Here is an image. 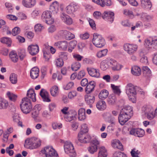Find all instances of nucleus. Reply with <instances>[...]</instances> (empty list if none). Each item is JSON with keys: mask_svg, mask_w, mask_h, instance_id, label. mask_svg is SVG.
<instances>
[{"mask_svg": "<svg viewBox=\"0 0 157 157\" xmlns=\"http://www.w3.org/2000/svg\"><path fill=\"white\" fill-rule=\"evenodd\" d=\"M142 72L144 76L145 77H149L151 75L150 70L147 66H143L142 68Z\"/></svg>", "mask_w": 157, "mask_h": 157, "instance_id": "72a5a7b5", "label": "nucleus"}, {"mask_svg": "<svg viewBox=\"0 0 157 157\" xmlns=\"http://www.w3.org/2000/svg\"><path fill=\"white\" fill-rule=\"evenodd\" d=\"M0 41L2 43L6 44L9 47L11 46L12 43L11 39L7 37H4L1 38L0 39Z\"/></svg>", "mask_w": 157, "mask_h": 157, "instance_id": "58836bf2", "label": "nucleus"}, {"mask_svg": "<svg viewBox=\"0 0 157 157\" xmlns=\"http://www.w3.org/2000/svg\"><path fill=\"white\" fill-rule=\"evenodd\" d=\"M131 117L129 115L124 114L121 112L118 117V121L121 125H124Z\"/></svg>", "mask_w": 157, "mask_h": 157, "instance_id": "f8f14e48", "label": "nucleus"}, {"mask_svg": "<svg viewBox=\"0 0 157 157\" xmlns=\"http://www.w3.org/2000/svg\"><path fill=\"white\" fill-rule=\"evenodd\" d=\"M153 17L152 15H147L145 13H142L141 14V18L144 21L149 22L152 19Z\"/></svg>", "mask_w": 157, "mask_h": 157, "instance_id": "cd10ccee", "label": "nucleus"}, {"mask_svg": "<svg viewBox=\"0 0 157 157\" xmlns=\"http://www.w3.org/2000/svg\"><path fill=\"white\" fill-rule=\"evenodd\" d=\"M7 95L9 99L11 101H15L17 98V96L12 93H11L10 92H8L7 93Z\"/></svg>", "mask_w": 157, "mask_h": 157, "instance_id": "49530a36", "label": "nucleus"}, {"mask_svg": "<svg viewBox=\"0 0 157 157\" xmlns=\"http://www.w3.org/2000/svg\"><path fill=\"white\" fill-rule=\"evenodd\" d=\"M108 52L107 49H105L98 52L96 56L98 58H101L106 56Z\"/></svg>", "mask_w": 157, "mask_h": 157, "instance_id": "c03bdc74", "label": "nucleus"}, {"mask_svg": "<svg viewBox=\"0 0 157 157\" xmlns=\"http://www.w3.org/2000/svg\"><path fill=\"white\" fill-rule=\"evenodd\" d=\"M57 35L59 37L64 38L68 40H71L75 37L74 34L66 30L59 31L58 32Z\"/></svg>", "mask_w": 157, "mask_h": 157, "instance_id": "1a4fd4ad", "label": "nucleus"}, {"mask_svg": "<svg viewBox=\"0 0 157 157\" xmlns=\"http://www.w3.org/2000/svg\"><path fill=\"white\" fill-rule=\"evenodd\" d=\"M40 94L44 101L47 102L50 101L51 100L49 98L48 93L45 90L43 89H41Z\"/></svg>", "mask_w": 157, "mask_h": 157, "instance_id": "aec40b11", "label": "nucleus"}, {"mask_svg": "<svg viewBox=\"0 0 157 157\" xmlns=\"http://www.w3.org/2000/svg\"><path fill=\"white\" fill-rule=\"evenodd\" d=\"M88 131V128L86 124H82L81 126V131L78 134V135H81V134H85Z\"/></svg>", "mask_w": 157, "mask_h": 157, "instance_id": "c9c22d12", "label": "nucleus"}, {"mask_svg": "<svg viewBox=\"0 0 157 157\" xmlns=\"http://www.w3.org/2000/svg\"><path fill=\"white\" fill-rule=\"evenodd\" d=\"M95 85V82L94 81L89 82L85 89L86 93L87 94H89L92 92L94 90Z\"/></svg>", "mask_w": 157, "mask_h": 157, "instance_id": "6ab92c4d", "label": "nucleus"}, {"mask_svg": "<svg viewBox=\"0 0 157 157\" xmlns=\"http://www.w3.org/2000/svg\"><path fill=\"white\" fill-rule=\"evenodd\" d=\"M41 141L38 138L33 137L28 138L25 140L24 146L30 149H36L41 145Z\"/></svg>", "mask_w": 157, "mask_h": 157, "instance_id": "f03ea898", "label": "nucleus"}, {"mask_svg": "<svg viewBox=\"0 0 157 157\" xmlns=\"http://www.w3.org/2000/svg\"><path fill=\"white\" fill-rule=\"evenodd\" d=\"M153 109L151 106L150 105H144L142 108V112L146 115L150 112H151Z\"/></svg>", "mask_w": 157, "mask_h": 157, "instance_id": "e433bc0d", "label": "nucleus"}, {"mask_svg": "<svg viewBox=\"0 0 157 157\" xmlns=\"http://www.w3.org/2000/svg\"><path fill=\"white\" fill-rule=\"evenodd\" d=\"M8 106V101L4 99L0 98V109H5Z\"/></svg>", "mask_w": 157, "mask_h": 157, "instance_id": "2f4dec72", "label": "nucleus"}, {"mask_svg": "<svg viewBox=\"0 0 157 157\" xmlns=\"http://www.w3.org/2000/svg\"><path fill=\"white\" fill-rule=\"evenodd\" d=\"M109 94L108 91L106 90H103L100 93L99 98L100 99L103 100L106 98Z\"/></svg>", "mask_w": 157, "mask_h": 157, "instance_id": "f704fd0d", "label": "nucleus"}, {"mask_svg": "<svg viewBox=\"0 0 157 157\" xmlns=\"http://www.w3.org/2000/svg\"><path fill=\"white\" fill-rule=\"evenodd\" d=\"M81 67L80 63L78 62H76L73 63L71 66L72 70L74 71L78 70Z\"/></svg>", "mask_w": 157, "mask_h": 157, "instance_id": "de8ad7c7", "label": "nucleus"}, {"mask_svg": "<svg viewBox=\"0 0 157 157\" xmlns=\"http://www.w3.org/2000/svg\"><path fill=\"white\" fill-rule=\"evenodd\" d=\"M20 107L23 113L27 114L29 113L32 108L30 99L26 97L22 98Z\"/></svg>", "mask_w": 157, "mask_h": 157, "instance_id": "7ed1b4c3", "label": "nucleus"}, {"mask_svg": "<svg viewBox=\"0 0 157 157\" xmlns=\"http://www.w3.org/2000/svg\"><path fill=\"white\" fill-rule=\"evenodd\" d=\"M95 97L93 94H87L85 96V99L86 103L89 105H91L94 102Z\"/></svg>", "mask_w": 157, "mask_h": 157, "instance_id": "412c9836", "label": "nucleus"}, {"mask_svg": "<svg viewBox=\"0 0 157 157\" xmlns=\"http://www.w3.org/2000/svg\"><path fill=\"white\" fill-rule=\"evenodd\" d=\"M114 13L111 11H105L102 14V17L105 20L110 22L111 23L113 21Z\"/></svg>", "mask_w": 157, "mask_h": 157, "instance_id": "9b49d317", "label": "nucleus"}, {"mask_svg": "<svg viewBox=\"0 0 157 157\" xmlns=\"http://www.w3.org/2000/svg\"><path fill=\"white\" fill-rule=\"evenodd\" d=\"M145 115L147 118L149 120L152 119L155 116V113H154V109L152 110L151 112H150L146 114Z\"/></svg>", "mask_w": 157, "mask_h": 157, "instance_id": "052dcab7", "label": "nucleus"}, {"mask_svg": "<svg viewBox=\"0 0 157 157\" xmlns=\"http://www.w3.org/2000/svg\"><path fill=\"white\" fill-rule=\"evenodd\" d=\"M111 87L112 88L113 92L119 95L121 91L119 88V86H115L114 84H111Z\"/></svg>", "mask_w": 157, "mask_h": 157, "instance_id": "a18cd8bd", "label": "nucleus"}, {"mask_svg": "<svg viewBox=\"0 0 157 157\" xmlns=\"http://www.w3.org/2000/svg\"><path fill=\"white\" fill-rule=\"evenodd\" d=\"M87 70L89 74L91 76L97 78L100 77V74L98 69L92 67H87Z\"/></svg>", "mask_w": 157, "mask_h": 157, "instance_id": "ddd939ff", "label": "nucleus"}, {"mask_svg": "<svg viewBox=\"0 0 157 157\" xmlns=\"http://www.w3.org/2000/svg\"><path fill=\"white\" fill-rule=\"evenodd\" d=\"M112 145L114 148H117L120 150L123 148V146L121 143L118 140H113L112 142Z\"/></svg>", "mask_w": 157, "mask_h": 157, "instance_id": "c85d7f7f", "label": "nucleus"}, {"mask_svg": "<svg viewBox=\"0 0 157 157\" xmlns=\"http://www.w3.org/2000/svg\"><path fill=\"white\" fill-rule=\"evenodd\" d=\"M67 43L66 41H58L55 42L54 45L57 47L61 50L66 51L67 50Z\"/></svg>", "mask_w": 157, "mask_h": 157, "instance_id": "dca6fc26", "label": "nucleus"}, {"mask_svg": "<svg viewBox=\"0 0 157 157\" xmlns=\"http://www.w3.org/2000/svg\"><path fill=\"white\" fill-rule=\"evenodd\" d=\"M97 108L99 110H103L105 109L106 105L105 102L104 101H100L96 104Z\"/></svg>", "mask_w": 157, "mask_h": 157, "instance_id": "c756f323", "label": "nucleus"}, {"mask_svg": "<svg viewBox=\"0 0 157 157\" xmlns=\"http://www.w3.org/2000/svg\"><path fill=\"white\" fill-rule=\"evenodd\" d=\"M132 157H139V155L140 154V152L136 148L132 149L130 152Z\"/></svg>", "mask_w": 157, "mask_h": 157, "instance_id": "8fccbe9b", "label": "nucleus"}, {"mask_svg": "<svg viewBox=\"0 0 157 157\" xmlns=\"http://www.w3.org/2000/svg\"><path fill=\"white\" fill-rule=\"evenodd\" d=\"M82 61L83 63L92 65L94 63V60L90 58H85L83 59Z\"/></svg>", "mask_w": 157, "mask_h": 157, "instance_id": "bf43d9fd", "label": "nucleus"}, {"mask_svg": "<svg viewBox=\"0 0 157 157\" xmlns=\"http://www.w3.org/2000/svg\"><path fill=\"white\" fill-rule=\"evenodd\" d=\"M27 96L32 99L33 102H35L36 100V94L34 93V90L33 89H29L27 91Z\"/></svg>", "mask_w": 157, "mask_h": 157, "instance_id": "a878e982", "label": "nucleus"}, {"mask_svg": "<svg viewBox=\"0 0 157 157\" xmlns=\"http://www.w3.org/2000/svg\"><path fill=\"white\" fill-rule=\"evenodd\" d=\"M9 57L13 62H16L18 60V56L15 51H11L9 54Z\"/></svg>", "mask_w": 157, "mask_h": 157, "instance_id": "7c9ffc66", "label": "nucleus"}, {"mask_svg": "<svg viewBox=\"0 0 157 157\" xmlns=\"http://www.w3.org/2000/svg\"><path fill=\"white\" fill-rule=\"evenodd\" d=\"M20 32V29L19 27H16L12 29V33L13 36H15L19 34Z\"/></svg>", "mask_w": 157, "mask_h": 157, "instance_id": "0e129e2a", "label": "nucleus"}, {"mask_svg": "<svg viewBox=\"0 0 157 157\" xmlns=\"http://www.w3.org/2000/svg\"><path fill=\"white\" fill-rule=\"evenodd\" d=\"M113 157H127V156L124 153L116 151L113 154Z\"/></svg>", "mask_w": 157, "mask_h": 157, "instance_id": "680f3d73", "label": "nucleus"}, {"mask_svg": "<svg viewBox=\"0 0 157 157\" xmlns=\"http://www.w3.org/2000/svg\"><path fill=\"white\" fill-rule=\"evenodd\" d=\"M123 13L126 15L129 16L131 17L132 18L133 17V12L131 10L128 9H125L123 11Z\"/></svg>", "mask_w": 157, "mask_h": 157, "instance_id": "338daca9", "label": "nucleus"}, {"mask_svg": "<svg viewBox=\"0 0 157 157\" xmlns=\"http://www.w3.org/2000/svg\"><path fill=\"white\" fill-rule=\"evenodd\" d=\"M138 88L132 84H128L125 86L126 93L129 98V100L133 103H135L136 101V95L137 90Z\"/></svg>", "mask_w": 157, "mask_h": 157, "instance_id": "f257e3e1", "label": "nucleus"}, {"mask_svg": "<svg viewBox=\"0 0 157 157\" xmlns=\"http://www.w3.org/2000/svg\"><path fill=\"white\" fill-rule=\"evenodd\" d=\"M68 54L64 52H61L59 55V58L62 59L63 60H66L67 59Z\"/></svg>", "mask_w": 157, "mask_h": 157, "instance_id": "e2e57ef3", "label": "nucleus"}, {"mask_svg": "<svg viewBox=\"0 0 157 157\" xmlns=\"http://www.w3.org/2000/svg\"><path fill=\"white\" fill-rule=\"evenodd\" d=\"M92 42L96 47L99 48L104 46L105 44L104 38L101 35L97 33L93 34Z\"/></svg>", "mask_w": 157, "mask_h": 157, "instance_id": "20e7f679", "label": "nucleus"}, {"mask_svg": "<svg viewBox=\"0 0 157 157\" xmlns=\"http://www.w3.org/2000/svg\"><path fill=\"white\" fill-rule=\"evenodd\" d=\"M116 100V96L114 95L113 94L109 96L107 99V102L110 105H113L115 103Z\"/></svg>", "mask_w": 157, "mask_h": 157, "instance_id": "ea45409f", "label": "nucleus"}, {"mask_svg": "<svg viewBox=\"0 0 157 157\" xmlns=\"http://www.w3.org/2000/svg\"><path fill=\"white\" fill-rule=\"evenodd\" d=\"M79 8V6L77 3L72 2L70 3L66 8L67 13L71 15L72 17L75 16V13Z\"/></svg>", "mask_w": 157, "mask_h": 157, "instance_id": "0eeeda50", "label": "nucleus"}, {"mask_svg": "<svg viewBox=\"0 0 157 157\" xmlns=\"http://www.w3.org/2000/svg\"><path fill=\"white\" fill-rule=\"evenodd\" d=\"M77 44V41L75 40H73L70 42L68 46V52H72L73 49L76 46Z\"/></svg>", "mask_w": 157, "mask_h": 157, "instance_id": "4c0bfd02", "label": "nucleus"}, {"mask_svg": "<svg viewBox=\"0 0 157 157\" xmlns=\"http://www.w3.org/2000/svg\"><path fill=\"white\" fill-rule=\"evenodd\" d=\"M52 12L46 10L42 14L41 17L44 22L48 24H51L54 22V19L52 17Z\"/></svg>", "mask_w": 157, "mask_h": 157, "instance_id": "6e6552de", "label": "nucleus"}, {"mask_svg": "<svg viewBox=\"0 0 157 157\" xmlns=\"http://www.w3.org/2000/svg\"><path fill=\"white\" fill-rule=\"evenodd\" d=\"M120 112L124 114L129 115L131 117L133 114L132 109L130 106H125L121 110Z\"/></svg>", "mask_w": 157, "mask_h": 157, "instance_id": "a211bd4d", "label": "nucleus"}, {"mask_svg": "<svg viewBox=\"0 0 157 157\" xmlns=\"http://www.w3.org/2000/svg\"><path fill=\"white\" fill-rule=\"evenodd\" d=\"M39 69L36 67L33 68L30 71V76L33 79L37 78L39 76Z\"/></svg>", "mask_w": 157, "mask_h": 157, "instance_id": "5701e85b", "label": "nucleus"}, {"mask_svg": "<svg viewBox=\"0 0 157 157\" xmlns=\"http://www.w3.org/2000/svg\"><path fill=\"white\" fill-rule=\"evenodd\" d=\"M100 144V141L96 137L94 138L90 142V144L92 146H96L97 147H98Z\"/></svg>", "mask_w": 157, "mask_h": 157, "instance_id": "37998d69", "label": "nucleus"}, {"mask_svg": "<svg viewBox=\"0 0 157 157\" xmlns=\"http://www.w3.org/2000/svg\"><path fill=\"white\" fill-rule=\"evenodd\" d=\"M144 5L145 6H143L142 5L140 4L141 8L146 10H149L152 7V4L151 2H149L148 3L145 2L144 3Z\"/></svg>", "mask_w": 157, "mask_h": 157, "instance_id": "13d9d810", "label": "nucleus"}, {"mask_svg": "<svg viewBox=\"0 0 157 157\" xmlns=\"http://www.w3.org/2000/svg\"><path fill=\"white\" fill-rule=\"evenodd\" d=\"M108 64L109 67L113 68L114 65L116 64V61L113 59L110 58H107L106 59Z\"/></svg>", "mask_w": 157, "mask_h": 157, "instance_id": "3c124183", "label": "nucleus"}, {"mask_svg": "<svg viewBox=\"0 0 157 157\" xmlns=\"http://www.w3.org/2000/svg\"><path fill=\"white\" fill-rule=\"evenodd\" d=\"M74 85V83L73 82H70L67 84L63 85V88L65 90H69L72 88Z\"/></svg>", "mask_w": 157, "mask_h": 157, "instance_id": "6e6d98bb", "label": "nucleus"}, {"mask_svg": "<svg viewBox=\"0 0 157 157\" xmlns=\"http://www.w3.org/2000/svg\"><path fill=\"white\" fill-rule=\"evenodd\" d=\"M55 64L57 67H61L63 65V60L61 58H58L56 59L55 62Z\"/></svg>", "mask_w": 157, "mask_h": 157, "instance_id": "5fc2aeb1", "label": "nucleus"}, {"mask_svg": "<svg viewBox=\"0 0 157 157\" xmlns=\"http://www.w3.org/2000/svg\"><path fill=\"white\" fill-rule=\"evenodd\" d=\"M144 134L145 132L143 129L141 128H137L136 136L142 137L144 135Z\"/></svg>", "mask_w": 157, "mask_h": 157, "instance_id": "4d7b16f0", "label": "nucleus"}, {"mask_svg": "<svg viewBox=\"0 0 157 157\" xmlns=\"http://www.w3.org/2000/svg\"><path fill=\"white\" fill-rule=\"evenodd\" d=\"M99 152L98 157H107L108 152L107 149L104 146H101L98 148Z\"/></svg>", "mask_w": 157, "mask_h": 157, "instance_id": "4be33fe9", "label": "nucleus"}, {"mask_svg": "<svg viewBox=\"0 0 157 157\" xmlns=\"http://www.w3.org/2000/svg\"><path fill=\"white\" fill-rule=\"evenodd\" d=\"M131 73L133 75L136 76H140L141 73L140 68L138 66L133 67L131 70Z\"/></svg>", "mask_w": 157, "mask_h": 157, "instance_id": "bb28decb", "label": "nucleus"}, {"mask_svg": "<svg viewBox=\"0 0 157 157\" xmlns=\"http://www.w3.org/2000/svg\"><path fill=\"white\" fill-rule=\"evenodd\" d=\"M98 148L96 146H92L90 144L88 148V150L89 152L91 154H94L95 152L97 151Z\"/></svg>", "mask_w": 157, "mask_h": 157, "instance_id": "603ef678", "label": "nucleus"}, {"mask_svg": "<svg viewBox=\"0 0 157 157\" xmlns=\"http://www.w3.org/2000/svg\"><path fill=\"white\" fill-rule=\"evenodd\" d=\"M10 80L12 84L16 83L17 81V75L14 73L11 74L10 76Z\"/></svg>", "mask_w": 157, "mask_h": 157, "instance_id": "79ce46f5", "label": "nucleus"}, {"mask_svg": "<svg viewBox=\"0 0 157 157\" xmlns=\"http://www.w3.org/2000/svg\"><path fill=\"white\" fill-rule=\"evenodd\" d=\"M152 39H147L145 40L144 45L147 48L152 47Z\"/></svg>", "mask_w": 157, "mask_h": 157, "instance_id": "864d4df0", "label": "nucleus"}, {"mask_svg": "<svg viewBox=\"0 0 157 157\" xmlns=\"http://www.w3.org/2000/svg\"><path fill=\"white\" fill-rule=\"evenodd\" d=\"M64 148L65 152L68 154L69 155L72 157H74L76 155L74 146L69 141H66L64 144Z\"/></svg>", "mask_w": 157, "mask_h": 157, "instance_id": "39448f33", "label": "nucleus"}, {"mask_svg": "<svg viewBox=\"0 0 157 157\" xmlns=\"http://www.w3.org/2000/svg\"><path fill=\"white\" fill-rule=\"evenodd\" d=\"M78 140L81 143H87L90 142L91 137L89 135H86L85 134L78 135Z\"/></svg>", "mask_w": 157, "mask_h": 157, "instance_id": "2eb2a0df", "label": "nucleus"}, {"mask_svg": "<svg viewBox=\"0 0 157 157\" xmlns=\"http://www.w3.org/2000/svg\"><path fill=\"white\" fill-rule=\"evenodd\" d=\"M58 89V87L56 86L51 88L50 89V91L51 95L53 97L56 96L57 95Z\"/></svg>", "mask_w": 157, "mask_h": 157, "instance_id": "09e8293b", "label": "nucleus"}, {"mask_svg": "<svg viewBox=\"0 0 157 157\" xmlns=\"http://www.w3.org/2000/svg\"><path fill=\"white\" fill-rule=\"evenodd\" d=\"M137 48V45L135 44H126L124 46V50L129 55L134 54L136 51Z\"/></svg>", "mask_w": 157, "mask_h": 157, "instance_id": "9d476101", "label": "nucleus"}, {"mask_svg": "<svg viewBox=\"0 0 157 157\" xmlns=\"http://www.w3.org/2000/svg\"><path fill=\"white\" fill-rule=\"evenodd\" d=\"M23 5L27 8H31L36 5V0H23L22 2Z\"/></svg>", "mask_w": 157, "mask_h": 157, "instance_id": "f3484780", "label": "nucleus"}, {"mask_svg": "<svg viewBox=\"0 0 157 157\" xmlns=\"http://www.w3.org/2000/svg\"><path fill=\"white\" fill-rule=\"evenodd\" d=\"M106 59L104 60L101 63L100 68L103 71H105L109 68Z\"/></svg>", "mask_w": 157, "mask_h": 157, "instance_id": "a19ab883", "label": "nucleus"}, {"mask_svg": "<svg viewBox=\"0 0 157 157\" xmlns=\"http://www.w3.org/2000/svg\"><path fill=\"white\" fill-rule=\"evenodd\" d=\"M28 50L31 55L34 56L38 52L39 48L38 45L37 44L31 45L28 46Z\"/></svg>", "mask_w": 157, "mask_h": 157, "instance_id": "4468645a", "label": "nucleus"}, {"mask_svg": "<svg viewBox=\"0 0 157 157\" xmlns=\"http://www.w3.org/2000/svg\"><path fill=\"white\" fill-rule=\"evenodd\" d=\"M41 152L45 155L46 157H58L56 151L50 146L45 147L41 150Z\"/></svg>", "mask_w": 157, "mask_h": 157, "instance_id": "423d86ee", "label": "nucleus"}, {"mask_svg": "<svg viewBox=\"0 0 157 157\" xmlns=\"http://www.w3.org/2000/svg\"><path fill=\"white\" fill-rule=\"evenodd\" d=\"M50 10L54 14H56L59 10V4L57 1L53 2L50 6Z\"/></svg>", "mask_w": 157, "mask_h": 157, "instance_id": "b1692460", "label": "nucleus"}, {"mask_svg": "<svg viewBox=\"0 0 157 157\" xmlns=\"http://www.w3.org/2000/svg\"><path fill=\"white\" fill-rule=\"evenodd\" d=\"M63 22L68 25H70L72 23V19L69 16H68V17H67Z\"/></svg>", "mask_w": 157, "mask_h": 157, "instance_id": "774afa93", "label": "nucleus"}, {"mask_svg": "<svg viewBox=\"0 0 157 157\" xmlns=\"http://www.w3.org/2000/svg\"><path fill=\"white\" fill-rule=\"evenodd\" d=\"M85 110L84 108H81L78 110V118L79 121H83L86 118Z\"/></svg>", "mask_w": 157, "mask_h": 157, "instance_id": "393cba45", "label": "nucleus"}, {"mask_svg": "<svg viewBox=\"0 0 157 157\" xmlns=\"http://www.w3.org/2000/svg\"><path fill=\"white\" fill-rule=\"evenodd\" d=\"M152 48L157 49V36H155L152 38Z\"/></svg>", "mask_w": 157, "mask_h": 157, "instance_id": "69168bd1", "label": "nucleus"}, {"mask_svg": "<svg viewBox=\"0 0 157 157\" xmlns=\"http://www.w3.org/2000/svg\"><path fill=\"white\" fill-rule=\"evenodd\" d=\"M72 115H71L70 113L68 114L67 115H66L64 118L65 120L67 121H71L72 120L74 119L77 115V113L75 111H72Z\"/></svg>", "mask_w": 157, "mask_h": 157, "instance_id": "473e14b6", "label": "nucleus"}]
</instances>
